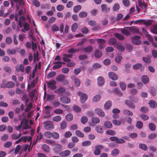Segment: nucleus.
<instances>
[{"mask_svg": "<svg viewBox=\"0 0 157 157\" xmlns=\"http://www.w3.org/2000/svg\"><path fill=\"white\" fill-rule=\"evenodd\" d=\"M119 152L118 149L117 148H115L112 151L111 154L113 156H115L119 154Z\"/></svg>", "mask_w": 157, "mask_h": 157, "instance_id": "nucleus-31", "label": "nucleus"}, {"mask_svg": "<svg viewBox=\"0 0 157 157\" xmlns=\"http://www.w3.org/2000/svg\"><path fill=\"white\" fill-rule=\"evenodd\" d=\"M123 114L128 116H132L133 115V113L132 111L127 109L124 110L123 111Z\"/></svg>", "mask_w": 157, "mask_h": 157, "instance_id": "nucleus-24", "label": "nucleus"}, {"mask_svg": "<svg viewBox=\"0 0 157 157\" xmlns=\"http://www.w3.org/2000/svg\"><path fill=\"white\" fill-rule=\"evenodd\" d=\"M91 120L92 122L95 124L99 123L100 122V120L98 117H92Z\"/></svg>", "mask_w": 157, "mask_h": 157, "instance_id": "nucleus-34", "label": "nucleus"}, {"mask_svg": "<svg viewBox=\"0 0 157 157\" xmlns=\"http://www.w3.org/2000/svg\"><path fill=\"white\" fill-rule=\"evenodd\" d=\"M113 92L115 93L118 96L121 97L123 95L122 93L117 88H115L114 90H113Z\"/></svg>", "mask_w": 157, "mask_h": 157, "instance_id": "nucleus-37", "label": "nucleus"}, {"mask_svg": "<svg viewBox=\"0 0 157 157\" xmlns=\"http://www.w3.org/2000/svg\"><path fill=\"white\" fill-rule=\"evenodd\" d=\"M33 57L34 61H38L39 60V53L38 51H36L34 52Z\"/></svg>", "mask_w": 157, "mask_h": 157, "instance_id": "nucleus-59", "label": "nucleus"}, {"mask_svg": "<svg viewBox=\"0 0 157 157\" xmlns=\"http://www.w3.org/2000/svg\"><path fill=\"white\" fill-rule=\"evenodd\" d=\"M106 133L107 135L111 136H114L116 134V132L113 130H108L106 132Z\"/></svg>", "mask_w": 157, "mask_h": 157, "instance_id": "nucleus-63", "label": "nucleus"}, {"mask_svg": "<svg viewBox=\"0 0 157 157\" xmlns=\"http://www.w3.org/2000/svg\"><path fill=\"white\" fill-rule=\"evenodd\" d=\"M37 92V91L36 89H34L30 93L29 95V97L31 98H33L35 96Z\"/></svg>", "mask_w": 157, "mask_h": 157, "instance_id": "nucleus-32", "label": "nucleus"}, {"mask_svg": "<svg viewBox=\"0 0 157 157\" xmlns=\"http://www.w3.org/2000/svg\"><path fill=\"white\" fill-rule=\"evenodd\" d=\"M81 9V6L79 5L75 6L73 8V10L75 13H78Z\"/></svg>", "mask_w": 157, "mask_h": 157, "instance_id": "nucleus-28", "label": "nucleus"}, {"mask_svg": "<svg viewBox=\"0 0 157 157\" xmlns=\"http://www.w3.org/2000/svg\"><path fill=\"white\" fill-rule=\"evenodd\" d=\"M66 78V76L63 74H60L57 76L56 80L58 82H62L64 79Z\"/></svg>", "mask_w": 157, "mask_h": 157, "instance_id": "nucleus-11", "label": "nucleus"}, {"mask_svg": "<svg viewBox=\"0 0 157 157\" xmlns=\"http://www.w3.org/2000/svg\"><path fill=\"white\" fill-rule=\"evenodd\" d=\"M14 83L12 82H8L6 84V87L10 88L14 86Z\"/></svg>", "mask_w": 157, "mask_h": 157, "instance_id": "nucleus-35", "label": "nucleus"}, {"mask_svg": "<svg viewBox=\"0 0 157 157\" xmlns=\"http://www.w3.org/2000/svg\"><path fill=\"white\" fill-rule=\"evenodd\" d=\"M78 94L79 96H80V101L82 103H84L88 98L87 95L86 94H83L82 92L79 91L78 92Z\"/></svg>", "mask_w": 157, "mask_h": 157, "instance_id": "nucleus-4", "label": "nucleus"}, {"mask_svg": "<svg viewBox=\"0 0 157 157\" xmlns=\"http://www.w3.org/2000/svg\"><path fill=\"white\" fill-rule=\"evenodd\" d=\"M95 130L98 133L102 134L103 133V129L100 125H98L96 127Z\"/></svg>", "mask_w": 157, "mask_h": 157, "instance_id": "nucleus-29", "label": "nucleus"}, {"mask_svg": "<svg viewBox=\"0 0 157 157\" xmlns=\"http://www.w3.org/2000/svg\"><path fill=\"white\" fill-rule=\"evenodd\" d=\"M120 86L122 90L124 91L125 90L126 85L124 82H120Z\"/></svg>", "mask_w": 157, "mask_h": 157, "instance_id": "nucleus-61", "label": "nucleus"}, {"mask_svg": "<svg viewBox=\"0 0 157 157\" xmlns=\"http://www.w3.org/2000/svg\"><path fill=\"white\" fill-rule=\"evenodd\" d=\"M71 153V151L69 150H66L60 152L59 154V155L62 157H65L69 155Z\"/></svg>", "mask_w": 157, "mask_h": 157, "instance_id": "nucleus-12", "label": "nucleus"}, {"mask_svg": "<svg viewBox=\"0 0 157 157\" xmlns=\"http://www.w3.org/2000/svg\"><path fill=\"white\" fill-rule=\"evenodd\" d=\"M140 148L144 151H147L148 149L147 146L144 144H140L139 145Z\"/></svg>", "mask_w": 157, "mask_h": 157, "instance_id": "nucleus-33", "label": "nucleus"}, {"mask_svg": "<svg viewBox=\"0 0 157 157\" xmlns=\"http://www.w3.org/2000/svg\"><path fill=\"white\" fill-rule=\"evenodd\" d=\"M52 137L55 139H57L59 138V134L56 132L52 133Z\"/></svg>", "mask_w": 157, "mask_h": 157, "instance_id": "nucleus-56", "label": "nucleus"}, {"mask_svg": "<svg viewBox=\"0 0 157 157\" xmlns=\"http://www.w3.org/2000/svg\"><path fill=\"white\" fill-rule=\"evenodd\" d=\"M52 133L50 132H46L44 133V136L47 138H50L52 137Z\"/></svg>", "mask_w": 157, "mask_h": 157, "instance_id": "nucleus-49", "label": "nucleus"}, {"mask_svg": "<svg viewBox=\"0 0 157 157\" xmlns=\"http://www.w3.org/2000/svg\"><path fill=\"white\" fill-rule=\"evenodd\" d=\"M60 126L61 129L63 130L65 129L67 126L66 121H62L60 124Z\"/></svg>", "mask_w": 157, "mask_h": 157, "instance_id": "nucleus-43", "label": "nucleus"}, {"mask_svg": "<svg viewBox=\"0 0 157 157\" xmlns=\"http://www.w3.org/2000/svg\"><path fill=\"white\" fill-rule=\"evenodd\" d=\"M101 98V96L99 94L96 95L93 98L94 102H97L99 101Z\"/></svg>", "mask_w": 157, "mask_h": 157, "instance_id": "nucleus-48", "label": "nucleus"}, {"mask_svg": "<svg viewBox=\"0 0 157 157\" xmlns=\"http://www.w3.org/2000/svg\"><path fill=\"white\" fill-rule=\"evenodd\" d=\"M129 29V30L133 33L141 34V33L139 31L138 28L136 26H131L130 27H126Z\"/></svg>", "mask_w": 157, "mask_h": 157, "instance_id": "nucleus-5", "label": "nucleus"}, {"mask_svg": "<svg viewBox=\"0 0 157 157\" xmlns=\"http://www.w3.org/2000/svg\"><path fill=\"white\" fill-rule=\"evenodd\" d=\"M141 80L145 84H147L149 82V78L146 75L143 76L141 78Z\"/></svg>", "mask_w": 157, "mask_h": 157, "instance_id": "nucleus-21", "label": "nucleus"}, {"mask_svg": "<svg viewBox=\"0 0 157 157\" xmlns=\"http://www.w3.org/2000/svg\"><path fill=\"white\" fill-rule=\"evenodd\" d=\"M143 126V123L140 121H137L136 123V126L139 129L141 128Z\"/></svg>", "mask_w": 157, "mask_h": 157, "instance_id": "nucleus-50", "label": "nucleus"}, {"mask_svg": "<svg viewBox=\"0 0 157 157\" xmlns=\"http://www.w3.org/2000/svg\"><path fill=\"white\" fill-rule=\"evenodd\" d=\"M60 100L62 103L66 104L69 103L71 101L70 98L66 96L61 97L60 98Z\"/></svg>", "mask_w": 157, "mask_h": 157, "instance_id": "nucleus-9", "label": "nucleus"}, {"mask_svg": "<svg viewBox=\"0 0 157 157\" xmlns=\"http://www.w3.org/2000/svg\"><path fill=\"white\" fill-rule=\"evenodd\" d=\"M151 56H148L147 57H143L142 58V60L144 62L146 63H149L151 62Z\"/></svg>", "mask_w": 157, "mask_h": 157, "instance_id": "nucleus-20", "label": "nucleus"}, {"mask_svg": "<svg viewBox=\"0 0 157 157\" xmlns=\"http://www.w3.org/2000/svg\"><path fill=\"white\" fill-rule=\"evenodd\" d=\"M75 134L76 136L79 137H83L84 136V134L78 130L76 131Z\"/></svg>", "mask_w": 157, "mask_h": 157, "instance_id": "nucleus-53", "label": "nucleus"}, {"mask_svg": "<svg viewBox=\"0 0 157 157\" xmlns=\"http://www.w3.org/2000/svg\"><path fill=\"white\" fill-rule=\"evenodd\" d=\"M97 42L99 44L98 48L100 49H102L105 47L104 44L105 43V40L102 39H99L97 40Z\"/></svg>", "mask_w": 157, "mask_h": 157, "instance_id": "nucleus-7", "label": "nucleus"}, {"mask_svg": "<svg viewBox=\"0 0 157 157\" xmlns=\"http://www.w3.org/2000/svg\"><path fill=\"white\" fill-rule=\"evenodd\" d=\"M94 56L97 58H100L102 56L101 52L98 50H96L94 53Z\"/></svg>", "mask_w": 157, "mask_h": 157, "instance_id": "nucleus-26", "label": "nucleus"}, {"mask_svg": "<svg viewBox=\"0 0 157 157\" xmlns=\"http://www.w3.org/2000/svg\"><path fill=\"white\" fill-rule=\"evenodd\" d=\"M42 148L43 150L46 152H49L50 151V148L46 144H44L42 145Z\"/></svg>", "mask_w": 157, "mask_h": 157, "instance_id": "nucleus-22", "label": "nucleus"}, {"mask_svg": "<svg viewBox=\"0 0 157 157\" xmlns=\"http://www.w3.org/2000/svg\"><path fill=\"white\" fill-rule=\"evenodd\" d=\"M44 109H45V113L47 114H49L50 113V109H51V107L49 106H46L44 107Z\"/></svg>", "mask_w": 157, "mask_h": 157, "instance_id": "nucleus-52", "label": "nucleus"}, {"mask_svg": "<svg viewBox=\"0 0 157 157\" xmlns=\"http://www.w3.org/2000/svg\"><path fill=\"white\" fill-rule=\"evenodd\" d=\"M94 112L99 116L103 117L105 116V113L103 111L100 109L96 108L94 110Z\"/></svg>", "mask_w": 157, "mask_h": 157, "instance_id": "nucleus-8", "label": "nucleus"}, {"mask_svg": "<svg viewBox=\"0 0 157 157\" xmlns=\"http://www.w3.org/2000/svg\"><path fill=\"white\" fill-rule=\"evenodd\" d=\"M115 36L118 40H122L124 39V36L122 35L119 33H116L114 34Z\"/></svg>", "mask_w": 157, "mask_h": 157, "instance_id": "nucleus-40", "label": "nucleus"}, {"mask_svg": "<svg viewBox=\"0 0 157 157\" xmlns=\"http://www.w3.org/2000/svg\"><path fill=\"white\" fill-rule=\"evenodd\" d=\"M116 39L114 38H111L109 40V43L111 45H113L117 42Z\"/></svg>", "mask_w": 157, "mask_h": 157, "instance_id": "nucleus-46", "label": "nucleus"}, {"mask_svg": "<svg viewBox=\"0 0 157 157\" xmlns=\"http://www.w3.org/2000/svg\"><path fill=\"white\" fill-rule=\"evenodd\" d=\"M24 29L26 31H28L30 28V25L27 22H25L24 25Z\"/></svg>", "mask_w": 157, "mask_h": 157, "instance_id": "nucleus-55", "label": "nucleus"}, {"mask_svg": "<svg viewBox=\"0 0 157 157\" xmlns=\"http://www.w3.org/2000/svg\"><path fill=\"white\" fill-rule=\"evenodd\" d=\"M65 118L67 121H70L73 119V116L71 114H67L66 115Z\"/></svg>", "mask_w": 157, "mask_h": 157, "instance_id": "nucleus-41", "label": "nucleus"}, {"mask_svg": "<svg viewBox=\"0 0 157 157\" xmlns=\"http://www.w3.org/2000/svg\"><path fill=\"white\" fill-rule=\"evenodd\" d=\"M52 30L54 32H57L59 30V28L56 25H53L51 27Z\"/></svg>", "mask_w": 157, "mask_h": 157, "instance_id": "nucleus-60", "label": "nucleus"}, {"mask_svg": "<svg viewBox=\"0 0 157 157\" xmlns=\"http://www.w3.org/2000/svg\"><path fill=\"white\" fill-rule=\"evenodd\" d=\"M93 48L90 45L87 46L84 48L83 50L86 53H90L92 52Z\"/></svg>", "mask_w": 157, "mask_h": 157, "instance_id": "nucleus-17", "label": "nucleus"}, {"mask_svg": "<svg viewBox=\"0 0 157 157\" xmlns=\"http://www.w3.org/2000/svg\"><path fill=\"white\" fill-rule=\"evenodd\" d=\"M104 147L102 145H97L95 146V150L94 151V153L95 155H98L101 153V150L103 149Z\"/></svg>", "mask_w": 157, "mask_h": 157, "instance_id": "nucleus-3", "label": "nucleus"}, {"mask_svg": "<svg viewBox=\"0 0 157 157\" xmlns=\"http://www.w3.org/2000/svg\"><path fill=\"white\" fill-rule=\"evenodd\" d=\"M120 8V6L118 3H115L113 8V10L115 11H118Z\"/></svg>", "mask_w": 157, "mask_h": 157, "instance_id": "nucleus-42", "label": "nucleus"}, {"mask_svg": "<svg viewBox=\"0 0 157 157\" xmlns=\"http://www.w3.org/2000/svg\"><path fill=\"white\" fill-rule=\"evenodd\" d=\"M108 75L109 78L113 80H116L118 79L117 75L114 72H109L108 73Z\"/></svg>", "mask_w": 157, "mask_h": 157, "instance_id": "nucleus-10", "label": "nucleus"}, {"mask_svg": "<svg viewBox=\"0 0 157 157\" xmlns=\"http://www.w3.org/2000/svg\"><path fill=\"white\" fill-rule=\"evenodd\" d=\"M81 122L84 124H86L88 121V118L85 116H83L82 117L81 119Z\"/></svg>", "mask_w": 157, "mask_h": 157, "instance_id": "nucleus-64", "label": "nucleus"}, {"mask_svg": "<svg viewBox=\"0 0 157 157\" xmlns=\"http://www.w3.org/2000/svg\"><path fill=\"white\" fill-rule=\"evenodd\" d=\"M132 68L136 70H138L139 69H140V71H143L144 69V67L142 64L139 63L133 65Z\"/></svg>", "mask_w": 157, "mask_h": 157, "instance_id": "nucleus-6", "label": "nucleus"}, {"mask_svg": "<svg viewBox=\"0 0 157 157\" xmlns=\"http://www.w3.org/2000/svg\"><path fill=\"white\" fill-rule=\"evenodd\" d=\"M112 105L111 102L110 101H108L104 105V107L106 110H109Z\"/></svg>", "mask_w": 157, "mask_h": 157, "instance_id": "nucleus-23", "label": "nucleus"}, {"mask_svg": "<svg viewBox=\"0 0 157 157\" xmlns=\"http://www.w3.org/2000/svg\"><path fill=\"white\" fill-rule=\"evenodd\" d=\"M56 75V72L55 71L50 72L47 75V78H50L53 77Z\"/></svg>", "mask_w": 157, "mask_h": 157, "instance_id": "nucleus-51", "label": "nucleus"}, {"mask_svg": "<svg viewBox=\"0 0 157 157\" xmlns=\"http://www.w3.org/2000/svg\"><path fill=\"white\" fill-rule=\"evenodd\" d=\"M148 126L150 129L151 131H154L156 129L155 125L153 123H150L149 124Z\"/></svg>", "mask_w": 157, "mask_h": 157, "instance_id": "nucleus-44", "label": "nucleus"}, {"mask_svg": "<svg viewBox=\"0 0 157 157\" xmlns=\"http://www.w3.org/2000/svg\"><path fill=\"white\" fill-rule=\"evenodd\" d=\"M78 24L76 23H74L72 25L71 29L72 32H75L76 30L78 28Z\"/></svg>", "mask_w": 157, "mask_h": 157, "instance_id": "nucleus-45", "label": "nucleus"}, {"mask_svg": "<svg viewBox=\"0 0 157 157\" xmlns=\"http://www.w3.org/2000/svg\"><path fill=\"white\" fill-rule=\"evenodd\" d=\"M44 127L47 130H50L53 129L54 128V125L52 122L48 121L44 123Z\"/></svg>", "mask_w": 157, "mask_h": 157, "instance_id": "nucleus-1", "label": "nucleus"}, {"mask_svg": "<svg viewBox=\"0 0 157 157\" xmlns=\"http://www.w3.org/2000/svg\"><path fill=\"white\" fill-rule=\"evenodd\" d=\"M98 85H102L104 83V78L102 76H99L98 78Z\"/></svg>", "mask_w": 157, "mask_h": 157, "instance_id": "nucleus-25", "label": "nucleus"}, {"mask_svg": "<svg viewBox=\"0 0 157 157\" xmlns=\"http://www.w3.org/2000/svg\"><path fill=\"white\" fill-rule=\"evenodd\" d=\"M73 109L77 113H80L81 111V108L76 105H74L73 106Z\"/></svg>", "mask_w": 157, "mask_h": 157, "instance_id": "nucleus-47", "label": "nucleus"}, {"mask_svg": "<svg viewBox=\"0 0 157 157\" xmlns=\"http://www.w3.org/2000/svg\"><path fill=\"white\" fill-rule=\"evenodd\" d=\"M104 126L107 128H111L113 127L111 123L108 121H105L104 122Z\"/></svg>", "mask_w": 157, "mask_h": 157, "instance_id": "nucleus-30", "label": "nucleus"}, {"mask_svg": "<svg viewBox=\"0 0 157 157\" xmlns=\"http://www.w3.org/2000/svg\"><path fill=\"white\" fill-rule=\"evenodd\" d=\"M16 69L17 72L21 71L23 72L24 71V67L22 65L17 66L16 67Z\"/></svg>", "mask_w": 157, "mask_h": 157, "instance_id": "nucleus-27", "label": "nucleus"}, {"mask_svg": "<svg viewBox=\"0 0 157 157\" xmlns=\"http://www.w3.org/2000/svg\"><path fill=\"white\" fill-rule=\"evenodd\" d=\"M12 144V142L10 141H8L4 144V146L6 148H8L10 147L11 146Z\"/></svg>", "mask_w": 157, "mask_h": 157, "instance_id": "nucleus-54", "label": "nucleus"}, {"mask_svg": "<svg viewBox=\"0 0 157 157\" xmlns=\"http://www.w3.org/2000/svg\"><path fill=\"white\" fill-rule=\"evenodd\" d=\"M149 104L151 108H155L157 106V103L154 100H151L149 101Z\"/></svg>", "mask_w": 157, "mask_h": 157, "instance_id": "nucleus-15", "label": "nucleus"}, {"mask_svg": "<svg viewBox=\"0 0 157 157\" xmlns=\"http://www.w3.org/2000/svg\"><path fill=\"white\" fill-rule=\"evenodd\" d=\"M65 91V89L64 88L61 87L55 90L54 92H56L58 93H62L64 92Z\"/></svg>", "mask_w": 157, "mask_h": 157, "instance_id": "nucleus-36", "label": "nucleus"}, {"mask_svg": "<svg viewBox=\"0 0 157 157\" xmlns=\"http://www.w3.org/2000/svg\"><path fill=\"white\" fill-rule=\"evenodd\" d=\"M91 144V142L89 140L85 141L82 143V146L83 147H87L90 146Z\"/></svg>", "mask_w": 157, "mask_h": 157, "instance_id": "nucleus-38", "label": "nucleus"}, {"mask_svg": "<svg viewBox=\"0 0 157 157\" xmlns=\"http://www.w3.org/2000/svg\"><path fill=\"white\" fill-rule=\"evenodd\" d=\"M87 15V13L85 11L81 12L78 14L79 17L81 18H85L86 17Z\"/></svg>", "mask_w": 157, "mask_h": 157, "instance_id": "nucleus-39", "label": "nucleus"}, {"mask_svg": "<svg viewBox=\"0 0 157 157\" xmlns=\"http://www.w3.org/2000/svg\"><path fill=\"white\" fill-rule=\"evenodd\" d=\"M16 50L14 48L12 49L8 48L7 49L6 52L8 55H14L16 54Z\"/></svg>", "mask_w": 157, "mask_h": 157, "instance_id": "nucleus-19", "label": "nucleus"}, {"mask_svg": "<svg viewBox=\"0 0 157 157\" xmlns=\"http://www.w3.org/2000/svg\"><path fill=\"white\" fill-rule=\"evenodd\" d=\"M123 57L121 56H118L115 57V60L117 63H120Z\"/></svg>", "mask_w": 157, "mask_h": 157, "instance_id": "nucleus-62", "label": "nucleus"}, {"mask_svg": "<svg viewBox=\"0 0 157 157\" xmlns=\"http://www.w3.org/2000/svg\"><path fill=\"white\" fill-rule=\"evenodd\" d=\"M125 104L127 106L130 108L134 109L135 108V105L131 101L129 100H125Z\"/></svg>", "mask_w": 157, "mask_h": 157, "instance_id": "nucleus-14", "label": "nucleus"}, {"mask_svg": "<svg viewBox=\"0 0 157 157\" xmlns=\"http://www.w3.org/2000/svg\"><path fill=\"white\" fill-rule=\"evenodd\" d=\"M141 37L140 36H134L131 37V41L133 44L135 45H138L141 43V41L140 40Z\"/></svg>", "mask_w": 157, "mask_h": 157, "instance_id": "nucleus-2", "label": "nucleus"}, {"mask_svg": "<svg viewBox=\"0 0 157 157\" xmlns=\"http://www.w3.org/2000/svg\"><path fill=\"white\" fill-rule=\"evenodd\" d=\"M121 31L122 34L126 36H128L131 35L130 32L125 29H121Z\"/></svg>", "mask_w": 157, "mask_h": 157, "instance_id": "nucleus-18", "label": "nucleus"}, {"mask_svg": "<svg viewBox=\"0 0 157 157\" xmlns=\"http://www.w3.org/2000/svg\"><path fill=\"white\" fill-rule=\"evenodd\" d=\"M62 148V146L59 144H56L54 149V151L56 153H59Z\"/></svg>", "mask_w": 157, "mask_h": 157, "instance_id": "nucleus-13", "label": "nucleus"}, {"mask_svg": "<svg viewBox=\"0 0 157 157\" xmlns=\"http://www.w3.org/2000/svg\"><path fill=\"white\" fill-rule=\"evenodd\" d=\"M61 117L59 116H56L52 118V120L54 121L58 122L61 120Z\"/></svg>", "mask_w": 157, "mask_h": 157, "instance_id": "nucleus-58", "label": "nucleus"}, {"mask_svg": "<svg viewBox=\"0 0 157 157\" xmlns=\"http://www.w3.org/2000/svg\"><path fill=\"white\" fill-rule=\"evenodd\" d=\"M150 92L153 96L156 95V92L155 89L153 87L150 88Z\"/></svg>", "mask_w": 157, "mask_h": 157, "instance_id": "nucleus-57", "label": "nucleus"}, {"mask_svg": "<svg viewBox=\"0 0 157 157\" xmlns=\"http://www.w3.org/2000/svg\"><path fill=\"white\" fill-rule=\"evenodd\" d=\"M101 7L102 12L107 13L109 11V8L107 7L106 5L105 4H103L101 5Z\"/></svg>", "mask_w": 157, "mask_h": 157, "instance_id": "nucleus-16", "label": "nucleus"}]
</instances>
